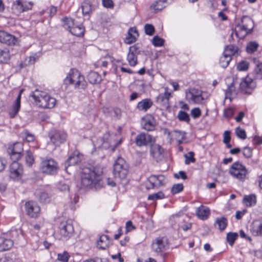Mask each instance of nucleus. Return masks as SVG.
Listing matches in <instances>:
<instances>
[{"label": "nucleus", "mask_w": 262, "mask_h": 262, "mask_svg": "<svg viewBox=\"0 0 262 262\" xmlns=\"http://www.w3.org/2000/svg\"><path fill=\"white\" fill-rule=\"evenodd\" d=\"M81 183L84 188H101L103 185L102 171L91 165L83 166L81 172Z\"/></svg>", "instance_id": "f257e3e1"}, {"label": "nucleus", "mask_w": 262, "mask_h": 262, "mask_svg": "<svg viewBox=\"0 0 262 262\" xmlns=\"http://www.w3.org/2000/svg\"><path fill=\"white\" fill-rule=\"evenodd\" d=\"M252 77L247 75L242 79L239 88L242 92L246 94H251L256 87V80L262 79V63L257 64L251 73Z\"/></svg>", "instance_id": "f03ea898"}, {"label": "nucleus", "mask_w": 262, "mask_h": 262, "mask_svg": "<svg viewBox=\"0 0 262 262\" xmlns=\"http://www.w3.org/2000/svg\"><path fill=\"white\" fill-rule=\"evenodd\" d=\"M30 97L34 99L36 104L39 107L43 108H52L56 104V99L47 93L36 89L31 92Z\"/></svg>", "instance_id": "7ed1b4c3"}, {"label": "nucleus", "mask_w": 262, "mask_h": 262, "mask_svg": "<svg viewBox=\"0 0 262 262\" xmlns=\"http://www.w3.org/2000/svg\"><path fill=\"white\" fill-rule=\"evenodd\" d=\"M66 84H73L75 88L85 89L87 83L84 77L80 72L76 69H72L64 80Z\"/></svg>", "instance_id": "20e7f679"}, {"label": "nucleus", "mask_w": 262, "mask_h": 262, "mask_svg": "<svg viewBox=\"0 0 262 262\" xmlns=\"http://www.w3.org/2000/svg\"><path fill=\"white\" fill-rule=\"evenodd\" d=\"M59 169L58 163L53 158L43 159L39 165V170L45 175L55 176Z\"/></svg>", "instance_id": "39448f33"}, {"label": "nucleus", "mask_w": 262, "mask_h": 262, "mask_svg": "<svg viewBox=\"0 0 262 262\" xmlns=\"http://www.w3.org/2000/svg\"><path fill=\"white\" fill-rule=\"evenodd\" d=\"M186 99L195 104H203L206 98L203 96V92L201 90L192 88L187 90L185 92Z\"/></svg>", "instance_id": "423d86ee"}, {"label": "nucleus", "mask_w": 262, "mask_h": 262, "mask_svg": "<svg viewBox=\"0 0 262 262\" xmlns=\"http://www.w3.org/2000/svg\"><path fill=\"white\" fill-rule=\"evenodd\" d=\"M114 176L116 178L123 180L126 178L128 173V166L125 160L119 157L114 164Z\"/></svg>", "instance_id": "0eeeda50"}, {"label": "nucleus", "mask_w": 262, "mask_h": 262, "mask_svg": "<svg viewBox=\"0 0 262 262\" xmlns=\"http://www.w3.org/2000/svg\"><path fill=\"white\" fill-rule=\"evenodd\" d=\"M50 142L55 146H59L64 143L68 138L67 134L62 130L53 129L48 134Z\"/></svg>", "instance_id": "6e6552de"}, {"label": "nucleus", "mask_w": 262, "mask_h": 262, "mask_svg": "<svg viewBox=\"0 0 262 262\" xmlns=\"http://www.w3.org/2000/svg\"><path fill=\"white\" fill-rule=\"evenodd\" d=\"M229 173L235 178L244 181L248 172L245 166L239 162H236L233 163L231 166Z\"/></svg>", "instance_id": "1a4fd4ad"}, {"label": "nucleus", "mask_w": 262, "mask_h": 262, "mask_svg": "<svg viewBox=\"0 0 262 262\" xmlns=\"http://www.w3.org/2000/svg\"><path fill=\"white\" fill-rule=\"evenodd\" d=\"M24 144L21 142H16L9 145L7 151L12 160H19L23 156Z\"/></svg>", "instance_id": "9d476101"}, {"label": "nucleus", "mask_w": 262, "mask_h": 262, "mask_svg": "<svg viewBox=\"0 0 262 262\" xmlns=\"http://www.w3.org/2000/svg\"><path fill=\"white\" fill-rule=\"evenodd\" d=\"M59 234L63 240H68L73 234L74 227L68 222H62L59 225Z\"/></svg>", "instance_id": "9b49d317"}, {"label": "nucleus", "mask_w": 262, "mask_h": 262, "mask_svg": "<svg viewBox=\"0 0 262 262\" xmlns=\"http://www.w3.org/2000/svg\"><path fill=\"white\" fill-rule=\"evenodd\" d=\"M155 139L152 135L143 132L137 135L134 140L136 146L138 147L147 146L148 144L155 142Z\"/></svg>", "instance_id": "f8f14e48"}, {"label": "nucleus", "mask_w": 262, "mask_h": 262, "mask_svg": "<svg viewBox=\"0 0 262 262\" xmlns=\"http://www.w3.org/2000/svg\"><path fill=\"white\" fill-rule=\"evenodd\" d=\"M25 208L27 214L30 217L36 218L40 214V207L33 201L26 202L25 204Z\"/></svg>", "instance_id": "ddd939ff"}, {"label": "nucleus", "mask_w": 262, "mask_h": 262, "mask_svg": "<svg viewBox=\"0 0 262 262\" xmlns=\"http://www.w3.org/2000/svg\"><path fill=\"white\" fill-rule=\"evenodd\" d=\"M156 125V120L151 115H147L142 117L141 126L143 129L147 131H152L155 130Z\"/></svg>", "instance_id": "4468645a"}, {"label": "nucleus", "mask_w": 262, "mask_h": 262, "mask_svg": "<svg viewBox=\"0 0 262 262\" xmlns=\"http://www.w3.org/2000/svg\"><path fill=\"white\" fill-rule=\"evenodd\" d=\"M0 42L8 46H14L17 42V38L4 31H0Z\"/></svg>", "instance_id": "2eb2a0df"}, {"label": "nucleus", "mask_w": 262, "mask_h": 262, "mask_svg": "<svg viewBox=\"0 0 262 262\" xmlns=\"http://www.w3.org/2000/svg\"><path fill=\"white\" fill-rule=\"evenodd\" d=\"M10 166L11 177L16 178L21 176L23 173V167L21 164L18 162V160H12Z\"/></svg>", "instance_id": "dca6fc26"}, {"label": "nucleus", "mask_w": 262, "mask_h": 262, "mask_svg": "<svg viewBox=\"0 0 262 262\" xmlns=\"http://www.w3.org/2000/svg\"><path fill=\"white\" fill-rule=\"evenodd\" d=\"M83 158V155L80 154L78 151L73 152L65 162V167L67 166L76 165L79 164Z\"/></svg>", "instance_id": "f3484780"}, {"label": "nucleus", "mask_w": 262, "mask_h": 262, "mask_svg": "<svg viewBox=\"0 0 262 262\" xmlns=\"http://www.w3.org/2000/svg\"><path fill=\"white\" fill-rule=\"evenodd\" d=\"M163 153L164 149L159 144H154L151 146L150 154L157 161L162 159Z\"/></svg>", "instance_id": "a211bd4d"}, {"label": "nucleus", "mask_w": 262, "mask_h": 262, "mask_svg": "<svg viewBox=\"0 0 262 262\" xmlns=\"http://www.w3.org/2000/svg\"><path fill=\"white\" fill-rule=\"evenodd\" d=\"M153 104L150 99L145 98L139 101L136 108L139 111L146 112L153 105Z\"/></svg>", "instance_id": "6ab92c4d"}, {"label": "nucleus", "mask_w": 262, "mask_h": 262, "mask_svg": "<svg viewBox=\"0 0 262 262\" xmlns=\"http://www.w3.org/2000/svg\"><path fill=\"white\" fill-rule=\"evenodd\" d=\"M139 34L136 27L130 28L128 30L127 35L124 39V42L126 44H131L135 42Z\"/></svg>", "instance_id": "aec40b11"}, {"label": "nucleus", "mask_w": 262, "mask_h": 262, "mask_svg": "<svg viewBox=\"0 0 262 262\" xmlns=\"http://www.w3.org/2000/svg\"><path fill=\"white\" fill-rule=\"evenodd\" d=\"M13 241L9 238L0 236V252L7 251L13 246Z\"/></svg>", "instance_id": "412c9836"}, {"label": "nucleus", "mask_w": 262, "mask_h": 262, "mask_svg": "<svg viewBox=\"0 0 262 262\" xmlns=\"http://www.w3.org/2000/svg\"><path fill=\"white\" fill-rule=\"evenodd\" d=\"M110 134L109 132H106L104 134L102 137L100 138V140L101 142V147L105 149H110L112 151V148L114 145L112 140L110 139Z\"/></svg>", "instance_id": "4be33fe9"}, {"label": "nucleus", "mask_w": 262, "mask_h": 262, "mask_svg": "<svg viewBox=\"0 0 262 262\" xmlns=\"http://www.w3.org/2000/svg\"><path fill=\"white\" fill-rule=\"evenodd\" d=\"M82 14L84 16H90L96 7L93 6L89 1H84L81 6Z\"/></svg>", "instance_id": "5701e85b"}, {"label": "nucleus", "mask_w": 262, "mask_h": 262, "mask_svg": "<svg viewBox=\"0 0 262 262\" xmlns=\"http://www.w3.org/2000/svg\"><path fill=\"white\" fill-rule=\"evenodd\" d=\"M149 180L153 185H156L157 188L162 186L165 184V178L163 175H151L149 177Z\"/></svg>", "instance_id": "b1692460"}, {"label": "nucleus", "mask_w": 262, "mask_h": 262, "mask_svg": "<svg viewBox=\"0 0 262 262\" xmlns=\"http://www.w3.org/2000/svg\"><path fill=\"white\" fill-rule=\"evenodd\" d=\"M251 230L253 235L262 236V219L254 221Z\"/></svg>", "instance_id": "393cba45"}, {"label": "nucleus", "mask_w": 262, "mask_h": 262, "mask_svg": "<svg viewBox=\"0 0 262 262\" xmlns=\"http://www.w3.org/2000/svg\"><path fill=\"white\" fill-rule=\"evenodd\" d=\"M110 244V238L108 235H102L100 236L99 240L97 241V248L105 250L108 247Z\"/></svg>", "instance_id": "a878e982"}, {"label": "nucleus", "mask_w": 262, "mask_h": 262, "mask_svg": "<svg viewBox=\"0 0 262 262\" xmlns=\"http://www.w3.org/2000/svg\"><path fill=\"white\" fill-rule=\"evenodd\" d=\"M163 239V237L157 238L152 244V248L157 253H160L166 250V245Z\"/></svg>", "instance_id": "bb28decb"}, {"label": "nucleus", "mask_w": 262, "mask_h": 262, "mask_svg": "<svg viewBox=\"0 0 262 262\" xmlns=\"http://www.w3.org/2000/svg\"><path fill=\"white\" fill-rule=\"evenodd\" d=\"M12 12L18 15L21 12L26 11L25 7L24 6L21 0H16L12 6Z\"/></svg>", "instance_id": "cd10ccee"}, {"label": "nucleus", "mask_w": 262, "mask_h": 262, "mask_svg": "<svg viewBox=\"0 0 262 262\" xmlns=\"http://www.w3.org/2000/svg\"><path fill=\"white\" fill-rule=\"evenodd\" d=\"M210 213V209L208 207L202 205L198 208L196 210L197 216L199 219L203 220L207 219Z\"/></svg>", "instance_id": "c85d7f7f"}, {"label": "nucleus", "mask_w": 262, "mask_h": 262, "mask_svg": "<svg viewBox=\"0 0 262 262\" xmlns=\"http://www.w3.org/2000/svg\"><path fill=\"white\" fill-rule=\"evenodd\" d=\"M238 51L239 48L237 46L233 45H229L225 47L224 52L223 53L231 57L232 56L238 55Z\"/></svg>", "instance_id": "c756f323"}, {"label": "nucleus", "mask_w": 262, "mask_h": 262, "mask_svg": "<svg viewBox=\"0 0 262 262\" xmlns=\"http://www.w3.org/2000/svg\"><path fill=\"white\" fill-rule=\"evenodd\" d=\"M89 82L91 84H97L100 83L101 80V76L98 73L95 71H91L87 76Z\"/></svg>", "instance_id": "7c9ffc66"}, {"label": "nucleus", "mask_w": 262, "mask_h": 262, "mask_svg": "<svg viewBox=\"0 0 262 262\" xmlns=\"http://www.w3.org/2000/svg\"><path fill=\"white\" fill-rule=\"evenodd\" d=\"M19 137L27 142H33L35 140V135L27 129L20 133Z\"/></svg>", "instance_id": "2f4dec72"}, {"label": "nucleus", "mask_w": 262, "mask_h": 262, "mask_svg": "<svg viewBox=\"0 0 262 262\" xmlns=\"http://www.w3.org/2000/svg\"><path fill=\"white\" fill-rule=\"evenodd\" d=\"M237 92L234 85V83L232 82L228 85V88L225 92V99H229L231 101L232 97L236 96Z\"/></svg>", "instance_id": "473e14b6"}, {"label": "nucleus", "mask_w": 262, "mask_h": 262, "mask_svg": "<svg viewBox=\"0 0 262 262\" xmlns=\"http://www.w3.org/2000/svg\"><path fill=\"white\" fill-rule=\"evenodd\" d=\"M69 32L73 35L78 37L83 36L84 33V28L82 25H74Z\"/></svg>", "instance_id": "72a5a7b5"}, {"label": "nucleus", "mask_w": 262, "mask_h": 262, "mask_svg": "<svg viewBox=\"0 0 262 262\" xmlns=\"http://www.w3.org/2000/svg\"><path fill=\"white\" fill-rule=\"evenodd\" d=\"M61 21L63 23V27L69 31H70L75 25L74 19L71 17H64L61 19Z\"/></svg>", "instance_id": "f704fd0d"}, {"label": "nucleus", "mask_w": 262, "mask_h": 262, "mask_svg": "<svg viewBox=\"0 0 262 262\" xmlns=\"http://www.w3.org/2000/svg\"><path fill=\"white\" fill-rule=\"evenodd\" d=\"M170 97H171V93L165 91L158 95L157 97V101L160 103L166 104L168 102Z\"/></svg>", "instance_id": "c9c22d12"}, {"label": "nucleus", "mask_w": 262, "mask_h": 262, "mask_svg": "<svg viewBox=\"0 0 262 262\" xmlns=\"http://www.w3.org/2000/svg\"><path fill=\"white\" fill-rule=\"evenodd\" d=\"M243 202L247 207L255 205L256 203V198L255 194L245 195L243 199Z\"/></svg>", "instance_id": "e433bc0d"}, {"label": "nucleus", "mask_w": 262, "mask_h": 262, "mask_svg": "<svg viewBox=\"0 0 262 262\" xmlns=\"http://www.w3.org/2000/svg\"><path fill=\"white\" fill-rule=\"evenodd\" d=\"M166 3L165 0H158L150 6V8H152L157 12L163 9L166 7Z\"/></svg>", "instance_id": "4c0bfd02"}, {"label": "nucleus", "mask_w": 262, "mask_h": 262, "mask_svg": "<svg viewBox=\"0 0 262 262\" xmlns=\"http://www.w3.org/2000/svg\"><path fill=\"white\" fill-rule=\"evenodd\" d=\"M9 51L7 49H0V63H7L10 59Z\"/></svg>", "instance_id": "58836bf2"}, {"label": "nucleus", "mask_w": 262, "mask_h": 262, "mask_svg": "<svg viewBox=\"0 0 262 262\" xmlns=\"http://www.w3.org/2000/svg\"><path fill=\"white\" fill-rule=\"evenodd\" d=\"M25 158L26 164L29 167L31 166L34 163V157L33 152L30 150L26 151Z\"/></svg>", "instance_id": "ea45409f"}, {"label": "nucleus", "mask_w": 262, "mask_h": 262, "mask_svg": "<svg viewBox=\"0 0 262 262\" xmlns=\"http://www.w3.org/2000/svg\"><path fill=\"white\" fill-rule=\"evenodd\" d=\"M215 223L218 225L219 229L221 231L224 230L228 225L227 220L225 217L217 218Z\"/></svg>", "instance_id": "a19ab883"}, {"label": "nucleus", "mask_w": 262, "mask_h": 262, "mask_svg": "<svg viewBox=\"0 0 262 262\" xmlns=\"http://www.w3.org/2000/svg\"><path fill=\"white\" fill-rule=\"evenodd\" d=\"M259 45L256 41H250L246 47V51L249 54H252L257 51Z\"/></svg>", "instance_id": "79ce46f5"}, {"label": "nucleus", "mask_w": 262, "mask_h": 262, "mask_svg": "<svg viewBox=\"0 0 262 262\" xmlns=\"http://www.w3.org/2000/svg\"><path fill=\"white\" fill-rule=\"evenodd\" d=\"M232 58L223 53V56L220 57V64L223 68H226L229 64Z\"/></svg>", "instance_id": "37998d69"}, {"label": "nucleus", "mask_w": 262, "mask_h": 262, "mask_svg": "<svg viewBox=\"0 0 262 262\" xmlns=\"http://www.w3.org/2000/svg\"><path fill=\"white\" fill-rule=\"evenodd\" d=\"M237 237L238 234L237 233L230 232L227 234L226 239L229 244L232 246Z\"/></svg>", "instance_id": "c03bdc74"}, {"label": "nucleus", "mask_w": 262, "mask_h": 262, "mask_svg": "<svg viewBox=\"0 0 262 262\" xmlns=\"http://www.w3.org/2000/svg\"><path fill=\"white\" fill-rule=\"evenodd\" d=\"M241 23L244 25L247 28H253L254 22L253 20L248 16H243L242 18Z\"/></svg>", "instance_id": "a18cd8bd"}, {"label": "nucleus", "mask_w": 262, "mask_h": 262, "mask_svg": "<svg viewBox=\"0 0 262 262\" xmlns=\"http://www.w3.org/2000/svg\"><path fill=\"white\" fill-rule=\"evenodd\" d=\"M177 117L180 121H184L187 123H189L190 120L189 115L183 111L179 112Z\"/></svg>", "instance_id": "49530a36"}, {"label": "nucleus", "mask_w": 262, "mask_h": 262, "mask_svg": "<svg viewBox=\"0 0 262 262\" xmlns=\"http://www.w3.org/2000/svg\"><path fill=\"white\" fill-rule=\"evenodd\" d=\"M127 60L129 66H135L137 63V55L128 53Z\"/></svg>", "instance_id": "de8ad7c7"}, {"label": "nucleus", "mask_w": 262, "mask_h": 262, "mask_svg": "<svg viewBox=\"0 0 262 262\" xmlns=\"http://www.w3.org/2000/svg\"><path fill=\"white\" fill-rule=\"evenodd\" d=\"M165 196L164 193L162 191H159L156 193L151 194L148 195V200H157L159 199H162L165 198Z\"/></svg>", "instance_id": "09e8293b"}, {"label": "nucleus", "mask_w": 262, "mask_h": 262, "mask_svg": "<svg viewBox=\"0 0 262 262\" xmlns=\"http://www.w3.org/2000/svg\"><path fill=\"white\" fill-rule=\"evenodd\" d=\"M184 186L183 184L179 183L174 184L171 188V193L172 194L178 193L183 191Z\"/></svg>", "instance_id": "8fccbe9b"}, {"label": "nucleus", "mask_w": 262, "mask_h": 262, "mask_svg": "<svg viewBox=\"0 0 262 262\" xmlns=\"http://www.w3.org/2000/svg\"><path fill=\"white\" fill-rule=\"evenodd\" d=\"M152 43L155 47H161L164 45V40L157 35L153 37Z\"/></svg>", "instance_id": "3c124183"}, {"label": "nucleus", "mask_w": 262, "mask_h": 262, "mask_svg": "<svg viewBox=\"0 0 262 262\" xmlns=\"http://www.w3.org/2000/svg\"><path fill=\"white\" fill-rule=\"evenodd\" d=\"M235 134L238 138L243 140H244L247 138L245 130L241 128L239 126L236 128Z\"/></svg>", "instance_id": "603ef678"}, {"label": "nucleus", "mask_w": 262, "mask_h": 262, "mask_svg": "<svg viewBox=\"0 0 262 262\" xmlns=\"http://www.w3.org/2000/svg\"><path fill=\"white\" fill-rule=\"evenodd\" d=\"M144 30L145 34L149 36L152 35L155 31L154 26L149 24H146L145 25Z\"/></svg>", "instance_id": "864d4df0"}, {"label": "nucleus", "mask_w": 262, "mask_h": 262, "mask_svg": "<svg viewBox=\"0 0 262 262\" xmlns=\"http://www.w3.org/2000/svg\"><path fill=\"white\" fill-rule=\"evenodd\" d=\"M131 54L137 55L140 54V48L138 44H135L129 48L128 53Z\"/></svg>", "instance_id": "5fc2aeb1"}, {"label": "nucleus", "mask_w": 262, "mask_h": 262, "mask_svg": "<svg viewBox=\"0 0 262 262\" xmlns=\"http://www.w3.org/2000/svg\"><path fill=\"white\" fill-rule=\"evenodd\" d=\"M237 28H239L240 31H244V34L243 35V37L246 36L248 34L251 33L252 32V28H247L244 25L242 24H238L236 26Z\"/></svg>", "instance_id": "6e6d98bb"}, {"label": "nucleus", "mask_w": 262, "mask_h": 262, "mask_svg": "<svg viewBox=\"0 0 262 262\" xmlns=\"http://www.w3.org/2000/svg\"><path fill=\"white\" fill-rule=\"evenodd\" d=\"M70 255L68 252L64 251L63 253L58 254L57 259L62 262H68Z\"/></svg>", "instance_id": "4d7b16f0"}, {"label": "nucleus", "mask_w": 262, "mask_h": 262, "mask_svg": "<svg viewBox=\"0 0 262 262\" xmlns=\"http://www.w3.org/2000/svg\"><path fill=\"white\" fill-rule=\"evenodd\" d=\"M249 66V64L247 61H243L238 64L237 68L240 71H244L248 69Z\"/></svg>", "instance_id": "13d9d810"}, {"label": "nucleus", "mask_w": 262, "mask_h": 262, "mask_svg": "<svg viewBox=\"0 0 262 262\" xmlns=\"http://www.w3.org/2000/svg\"><path fill=\"white\" fill-rule=\"evenodd\" d=\"M188 154L189 156H188L186 155H185V157L186 158L185 163L186 164H189L190 162L194 163L195 161V159L194 158V152L193 151H190L188 152Z\"/></svg>", "instance_id": "bf43d9fd"}, {"label": "nucleus", "mask_w": 262, "mask_h": 262, "mask_svg": "<svg viewBox=\"0 0 262 262\" xmlns=\"http://www.w3.org/2000/svg\"><path fill=\"white\" fill-rule=\"evenodd\" d=\"M190 115L194 119L198 118L201 115V111L199 107H195L191 110Z\"/></svg>", "instance_id": "052dcab7"}, {"label": "nucleus", "mask_w": 262, "mask_h": 262, "mask_svg": "<svg viewBox=\"0 0 262 262\" xmlns=\"http://www.w3.org/2000/svg\"><path fill=\"white\" fill-rule=\"evenodd\" d=\"M102 6L107 9H113L114 7V3L112 0H102Z\"/></svg>", "instance_id": "680f3d73"}, {"label": "nucleus", "mask_w": 262, "mask_h": 262, "mask_svg": "<svg viewBox=\"0 0 262 262\" xmlns=\"http://www.w3.org/2000/svg\"><path fill=\"white\" fill-rule=\"evenodd\" d=\"M19 110L20 107L15 106V105H13L11 110H10L9 112V117L11 118H14L18 114Z\"/></svg>", "instance_id": "e2e57ef3"}, {"label": "nucleus", "mask_w": 262, "mask_h": 262, "mask_svg": "<svg viewBox=\"0 0 262 262\" xmlns=\"http://www.w3.org/2000/svg\"><path fill=\"white\" fill-rule=\"evenodd\" d=\"M234 114V110L231 107L225 109L224 111V116L228 119L231 118Z\"/></svg>", "instance_id": "0e129e2a"}, {"label": "nucleus", "mask_w": 262, "mask_h": 262, "mask_svg": "<svg viewBox=\"0 0 262 262\" xmlns=\"http://www.w3.org/2000/svg\"><path fill=\"white\" fill-rule=\"evenodd\" d=\"M243 154L246 158H250L252 155V150L251 148L246 146L243 149Z\"/></svg>", "instance_id": "69168bd1"}, {"label": "nucleus", "mask_w": 262, "mask_h": 262, "mask_svg": "<svg viewBox=\"0 0 262 262\" xmlns=\"http://www.w3.org/2000/svg\"><path fill=\"white\" fill-rule=\"evenodd\" d=\"M223 143H229L231 140L230 132L229 130H226L223 134Z\"/></svg>", "instance_id": "338daca9"}, {"label": "nucleus", "mask_w": 262, "mask_h": 262, "mask_svg": "<svg viewBox=\"0 0 262 262\" xmlns=\"http://www.w3.org/2000/svg\"><path fill=\"white\" fill-rule=\"evenodd\" d=\"M49 195L48 193L46 192H42L40 193L39 196V200L41 202H47L49 201Z\"/></svg>", "instance_id": "774afa93"}]
</instances>
